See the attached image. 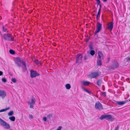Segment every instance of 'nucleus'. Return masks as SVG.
I'll return each mask as SVG.
<instances>
[{"label": "nucleus", "instance_id": "nucleus-35", "mask_svg": "<svg viewBox=\"0 0 130 130\" xmlns=\"http://www.w3.org/2000/svg\"><path fill=\"white\" fill-rule=\"evenodd\" d=\"M13 110H12L9 112L8 114H13Z\"/></svg>", "mask_w": 130, "mask_h": 130}, {"label": "nucleus", "instance_id": "nucleus-28", "mask_svg": "<svg viewBox=\"0 0 130 130\" xmlns=\"http://www.w3.org/2000/svg\"><path fill=\"white\" fill-rule=\"evenodd\" d=\"M2 28H3V32H5L7 30L6 28H5L3 26L2 27Z\"/></svg>", "mask_w": 130, "mask_h": 130}, {"label": "nucleus", "instance_id": "nucleus-31", "mask_svg": "<svg viewBox=\"0 0 130 130\" xmlns=\"http://www.w3.org/2000/svg\"><path fill=\"white\" fill-rule=\"evenodd\" d=\"M89 47H90V50H93V48L92 45H90L89 46Z\"/></svg>", "mask_w": 130, "mask_h": 130}, {"label": "nucleus", "instance_id": "nucleus-15", "mask_svg": "<svg viewBox=\"0 0 130 130\" xmlns=\"http://www.w3.org/2000/svg\"><path fill=\"white\" fill-rule=\"evenodd\" d=\"M81 83L84 86H88L90 84V82L88 81H82L81 82Z\"/></svg>", "mask_w": 130, "mask_h": 130}, {"label": "nucleus", "instance_id": "nucleus-38", "mask_svg": "<svg viewBox=\"0 0 130 130\" xmlns=\"http://www.w3.org/2000/svg\"><path fill=\"white\" fill-rule=\"evenodd\" d=\"M102 94L104 96H106V93L105 92H102Z\"/></svg>", "mask_w": 130, "mask_h": 130}, {"label": "nucleus", "instance_id": "nucleus-29", "mask_svg": "<svg viewBox=\"0 0 130 130\" xmlns=\"http://www.w3.org/2000/svg\"><path fill=\"white\" fill-rule=\"evenodd\" d=\"M11 81L14 83H15L16 82V80L15 78H12Z\"/></svg>", "mask_w": 130, "mask_h": 130}, {"label": "nucleus", "instance_id": "nucleus-24", "mask_svg": "<svg viewBox=\"0 0 130 130\" xmlns=\"http://www.w3.org/2000/svg\"><path fill=\"white\" fill-rule=\"evenodd\" d=\"M9 53H10L12 54H14L15 53L14 51L12 50H9Z\"/></svg>", "mask_w": 130, "mask_h": 130}, {"label": "nucleus", "instance_id": "nucleus-23", "mask_svg": "<svg viewBox=\"0 0 130 130\" xmlns=\"http://www.w3.org/2000/svg\"><path fill=\"white\" fill-rule=\"evenodd\" d=\"M95 53V51L93 50H91L90 52V54L92 56H93L94 54Z\"/></svg>", "mask_w": 130, "mask_h": 130}, {"label": "nucleus", "instance_id": "nucleus-8", "mask_svg": "<svg viewBox=\"0 0 130 130\" xmlns=\"http://www.w3.org/2000/svg\"><path fill=\"white\" fill-rule=\"evenodd\" d=\"M82 56L81 54H78L76 57V62L77 63H80L82 62Z\"/></svg>", "mask_w": 130, "mask_h": 130}, {"label": "nucleus", "instance_id": "nucleus-36", "mask_svg": "<svg viewBox=\"0 0 130 130\" xmlns=\"http://www.w3.org/2000/svg\"><path fill=\"white\" fill-rule=\"evenodd\" d=\"M29 117L30 119H32L33 118V116L32 115H29Z\"/></svg>", "mask_w": 130, "mask_h": 130}, {"label": "nucleus", "instance_id": "nucleus-12", "mask_svg": "<svg viewBox=\"0 0 130 130\" xmlns=\"http://www.w3.org/2000/svg\"><path fill=\"white\" fill-rule=\"evenodd\" d=\"M6 92L3 90H0V97L3 99H4L6 96Z\"/></svg>", "mask_w": 130, "mask_h": 130}, {"label": "nucleus", "instance_id": "nucleus-18", "mask_svg": "<svg viewBox=\"0 0 130 130\" xmlns=\"http://www.w3.org/2000/svg\"><path fill=\"white\" fill-rule=\"evenodd\" d=\"M101 60H102L101 59H98L97 61V64L98 66H101L102 65Z\"/></svg>", "mask_w": 130, "mask_h": 130}, {"label": "nucleus", "instance_id": "nucleus-1", "mask_svg": "<svg viewBox=\"0 0 130 130\" xmlns=\"http://www.w3.org/2000/svg\"><path fill=\"white\" fill-rule=\"evenodd\" d=\"M15 63L17 64L18 66L19 67L21 66L22 64L23 66L22 67L23 71L25 72L26 71V64L25 62L22 58L20 57L16 58L15 59Z\"/></svg>", "mask_w": 130, "mask_h": 130}, {"label": "nucleus", "instance_id": "nucleus-32", "mask_svg": "<svg viewBox=\"0 0 130 130\" xmlns=\"http://www.w3.org/2000/svg\"><path fill=\"white\" fill-rule=\"evenodd\" d=\"M119 126L118 125L115 128V130H118L119 128Z\"/></svg>", "mask_w": 130, "mask_h": 130}, {"label": "nucleus", "instance_id": "nucleus-42", "mask_svg": "<svg viewBox=\"0 0 130 130\" xmlns=\"http://www.w3.org/2000/svg\"><path fill=\"white\" fill-rule=\"evenodd\" d=\"M103 0L104 2H106L107 1V0Z\"/></svg>", "mask_w": 130, "mask_h": 130}, {"label": "nucleus", "instance_id": "nucleus-4", "mask_svg": "<svg viewBox=\"0 0 130 130\" xmlns=\"http://www.w3.org/2000/svg\"><path fill=\"white\" fill-rule=\"evenodd\" d=\"M0 124L3 126L5 127L6 128L9 129L10 128V125L5 121L0 118Z\"/></svg>", "mask_w": 130, "mask_h": 130}, {"label": "nucleus", "instance_id": "nucleus-30", "mask_svg": "<svg viewBox=\"0 0 130 130\" xmlns=\"http://www.w3.org/2000/svg\"><path fill=\"white\" fill-rule=\"evenodd\" d=\"M43 120L44 121L46 122L47 121V118L46 117H43Z\"/></svg>", "mask_w": 130, "mask_h": 130}, {"label": "nucleus", "instance_id": "nucleus-9", "mask_svg": "<svg viewBox=\"0 0 130 130\" xmlns=\"http://www.w3.org/2000/svg\"><path fill=\"white\" fill-rule=\"evenodd\" d=\"M39 75V74L37 73L36 71L33 70H31L30 71V76L31 78H33Z\"/></svg>", "mask_w": 130, "mask_h": 130}, {"label": "nucleus", "instance_id": "nucleus-25", "mask_svg": "<svg viewBox=\"0 0 130 130\" xmlns=\"http://www.w3.org/2000/svg\"><path fill=\"white\" fill-rule=\"evenodd\" d=\"M83 89L84 91H86V92H87V93H90V92L87 89H86V88H83Z\"/></svg>", "mask_w": 130, "mask_h": 130}, {"label": "nucleus", "instance_id": "nucleus-20", "mask_svg": "<svg viewBox=\"0 0 130 130\" xmlns=\"http://www.w3.org/2000/svg\"><path fill=\"white\" fill-rule=\"evenodd\" d=\"M65 86L66 89H70L71 87V86L69 84H66V85Z\"/></svg>", "mask_w": 130, "mask_h": 130}, {"label": "nucleus", "instance_id": "nucleus-43", "mask_svg": "<svg viewBox=\"0 0 130 130\" xmlns=\"http://www.w3.org/2000/svg\"><path fill=\"white\" fill-rule=\"evenodd\" d=\"M51 115H48V116H47V118H48V117H51Z\"/></svg>", "mask_w": 130, "mask_h": 130}, {"label": "nucleus", "instance_id": "nucleus-39", "mask_svg": "<svg viewBox=\"0 0 130 130\" xmlns=\"http://www.w3.org/2000/svg\"><path fill=\"white\" fill-rule=\"evenodd\" d=\"M100 8L99 9V11L98 12H99L100 13H101V5L100 4Z\"/></svg>", "mask_w": 130, "mask_h": 130}, {"label": "nucleus", "instance_id": "nucleus-27", "mask_svg": "<svg viewBox=\"0 0 130 130\" xmlns=\"http://www.w3.org/2000/svg\"><path fill=\"white\" fill-rule=\"evenodd\" d=\"M100 13L99 12H98V14L97 15L96 18H97V19H98V18H99L100 17Z\"/></svg>", "mask_w": 130, "mask_h": 130}, {"label": "nucleus", "instance_id": "nucleus-21", "mask_svg": "<svg viewBox=\"0 0 130 130\" xmlns=\"http://www.w3.org/2000/svg\"><path fill=\"white\" fill-rule=\"evenodd\" d=\"M9 119L12 121H14L15 120V117L14 116H12L9 118Z\"/></svg>", "mask_w": 130, "mask_h": 130}, {"label": "nucleus", "instance_id": "nucleus-33", "mask_svg": "<svg viewBox=\"0 0 130 130\" xmlns=\"http://www.w3.org/2000/svg\"><path fill=\"white\" fill-rule=\"evenodd\" d=\"M126 61H128L130 60V58L129 57H127L126 59Z\"/></svg>", "mask_w": 130, "mask_h": 130}, {"label": "nucleus", "instance_id": "nucleus-14", "mask_svg": "<svg viewBox=\"0 0 130 130\" xmlns=\"http://www.w3.org/2000/svg\"><path fill=\"white\" fill-rule=\"evenodd\" d=\"M98 59L102 60L103 59V55L101 52L99 51L98 52Z\"/></svg>", "mask_w": 130, "mask_h": 130}, {"label": "nucleus", "instance_id": "nucleus-3", "mask_svg": "<svg viewBox=\"0 0 130 130\" xmlns=\"http://www.w3.org/2000/svg\"><path fill=\"white\" fill-rule=\"evenodd\" d=\"M5 40L9 41H13L14 38L12 37L11 35L10 34H5L2 37Z\"/></svg>", "mask_w": 130, "mask_h": 130}, {"label": "nucleus", "instance_id": "nucleus-16", "mask_svg": "<svg viewBox=\"0 0 130 130\" xmlns=\"http://www.w3.org/2000/svg\"><path fill=\"white\" fill-rule=\"evenodd\" d=\"M113 63V66L114 67V68H117L118 67V63L116 61H114Z\"/></svg>", "mask_w": 130, "mask_h": 130}, {"label": "nucleus", "instance_id": "nucleus-6", "mask_svg": "<svg viewBox=\"0 0 130 130\" xmlns=\"http://www.w3.org/2000/svg\"><path fill=\"white\" fill-rule=\"evenodd\" d=\"M102 24L99 22H98L96 25V29L95 32V34H96L99 33L101 30L102 29Z\"/></svg>", "mask_w": 130, "mask_h": 130}, {"label": "nucleus", "instance_id": "nucleus-17", "mask_svg": "<svg viewBox=\"0 0 130 130\" xmlns=\"http://www.w3.org/2000/svg\"><path fill=\"white\" fill-rule=\"evenodd\" d=\"M102 82V79H99L97 81V84L99 87H100Z\"/></svg>", "mask_w": 130, "mask_h": 130}, {"label": "nucleus", "instance_id": "nucleus-40", "mask_svg": "<svg viewBox=\"0 0 130 130\" xmlns=\"http://www.w3.org/2000/svg\"><path fill=\"white\" fill-rule=\"evenodd\" d=\"M87 59H88L87 57L86 56H85L84 57V59L85 60H86Z\"/></svg>", "mask_w": 130, "mask_h": 130}, {"label": "nucleus", "instance_id": "nucleus-7", "mask_svg": "<svg viewBox=\"0 0 130 130\" xmlns=\"http://www.w3.org/2000/svg\"><path fill=\"white\" fill-rule=\"evenodd\" d=\"M100 75L99 73L98 72H92L90 74L89 76L91 78H96Z\"/></svg>", "mask_w": 130, "mask_h": 130}, {"label": "nucleus", "instance_id": "nucleus-41", "mask_svg": "<svg viewBox=\"0 0 130 130\" xmlns=\"http://www.w3.org/2000/svg\"><path fill=\"white\" fill-rule=\"evenodd\" d=\"M3 74V72L1 71H0V76L2 75Z\"/></svg>", "mask_w": 130, "mask_h": 130}, {"label": "nucleus", "instance_id": "nucleus-44", "mask_svg": "<svg viewBox=\"0 0 130 130\" xmlns=\"http://www.w3.org/2000/svg\"><path fill=\"white\" fill-rule=\"evenodd\" d=\"M8 115L9 116H12V115L13 114H8Z\"/></svg>", "mask_w": 130, "mask_h": 130}, {"label": "nucleus", "instance_id": "nucleus-45", "mask_svg": "<svg viewBox=\"0 0 130 130\" xmlns=\"http://www.w3.org/2000/svg\"><path fill=\"white\" fill-rule=\"evenodd\" d=\"M128 101H130V99L128 101Z\"/></svg>", "mask_w": 130, "mask_h": 130}, {"label": "nucleus", "instance_id": "nucleus-34", "mask_svg": "<svg viewBox=\"0 0 130 130\" xmlns=\"http://www.w3.org/2000/svg\"><path fill=\"white\" fill-rule=\"evenodd\" d=\"M62 127L61 126H59L58 129L56 130H61Z\"/></svg>", "mask_w": 130, "mask_h": 130}, {"label": "nucleus", "instance_id": "nucleus-22", "mask_svg": "<svg viewBox=\"0 0 130 130\" xmlns=\"http://www.w3.org/2000/svg\"><path fill=\"white\" fill-rule=\"evenodd\" d=\"M9 107L5 109H3L0 110V112H3L4 111H6L7 110H9Z\"/></svg>", "mask_w": 130, "mask_h": 130}, {"label": "nucleus", "instance_id": "nucleus-46", "mask_svg": "<svg viewBox=\"0 0 130 130\" xmlns=\"http://www.w3.org/2000/svg\"><path fill=\"white\" fill-rule=\"evenodd\" d=\"M54 46H55V44H54Z\"/></svg>", "mask_w": 130, "mask_h": 130}, {"label": "nucleus", "instance_id": "nucleus-26", "mask_svg": "<svg viewBox=\"0 0 130 130\" xmlns=\"http://www.w3.org/2000/svg\"><path fill=\"white\" fill-rule=\"evenodd\" d=\"M2 81L5 83H6L7 82V80L5 78H3L2 79Z\"/></svg>", "mask_w": 130, "mask_h": 130}, {"label": "nucleus", "instance_id": "nucleus-2", "mask_svg": "<svg viewBox=\"0 0 130 130\" xmlns=\"http://www.w3.org/2000/svg\"><path fill=\"white\" fill-rule=\"evenodd\" d=\"M100 119L102 120L105 119L106 120L111 122L114 119L112 116L109 114L102 115L100 117Z\"/></svg>", "mask_w": 130, "mask_h": 130}, {"label": "nucleus", "instance_id": "nucleus-19", "mask_svg": "<svg viewBox=\"0 0 130 130\" xmlns=\"http://www.w3.org/2000/svg\"><path fill=\"white\" fill-rule=\"evenodd\" d=\"M34 62L36 64L39 65H41L42 64L41 63L39 62V60H38L36 59L34 61Z\"/></svg>", "mask_w": 130, "mask_h": 130}, {"label": "nucleus", "instance_id": "nucleus-5", "mask_svg": "<svg viewBox=\"0 0 130 130\" xmlns=\"http://www.w3.org/2000/svg\"><path fill=\"white\" fill-rule=\"evenodd\" d=\"M36 99L35 98L32 97L31 100H29L28 104L29 106V107L30 108H33L35 104Z\"/></svg>", "mask_w": 130, "mask_h": 130}, {"label": "nucleus", "instance_id": "nucleus-13", "mask_svg": "<svg viewBox=\"0 0 130 130\" xmlns=\"http://www.w3.org/2000/svg\"><path fill=\"white\" fill-rule=\"evenodd\" d=\"M128 102V100L122 101H116V103L119 105H122Z\"/></svg>", "mask_w": 130, "mask_h": 130}, {"label": "nucleus", "instance_id": "nucleus-37", "mask_svg": "<svg viewBox=\"0 0 130 130\" xmlns=\"http://www.w3.org/2000/svg\"><path fill=\"white\" fill-rule=\"evenodd\" d=\"M96 3L98 5L100 3V0H98L96 1Z\"/></svg>", "mask_w": 130, "mask_h": 130}, {"label": "nucleus", "instance_id": "nucleus-11", "mask_svg": "<svg viewBox=\"0 0 130 130\" xmlns=\"http://www.w3.org/2000/svg\"><path fill=\"white\" fill-rule=\"evenodd\" d=\"M113 27V23L112 22H108L107 24V28L111 31Z\"/></svg>", "mask_w": 130, "mask_h": 130}, {"label": "nucleus", "instance_id": "nucleus-10", "mask_svg": "<svg viewBox=\"0 0 130 130\" xmlns=\"http://www.w3.org/2000/svg\"><path fill=\"white\" fill-rule=\"evenodd\" d=\"M95 108L99 110L102 109L103 107L102 104L100 103L99 102H96L95 105Z\"/></svg>", "mask_w": 130, "mask_h": 130}]
</instances>
